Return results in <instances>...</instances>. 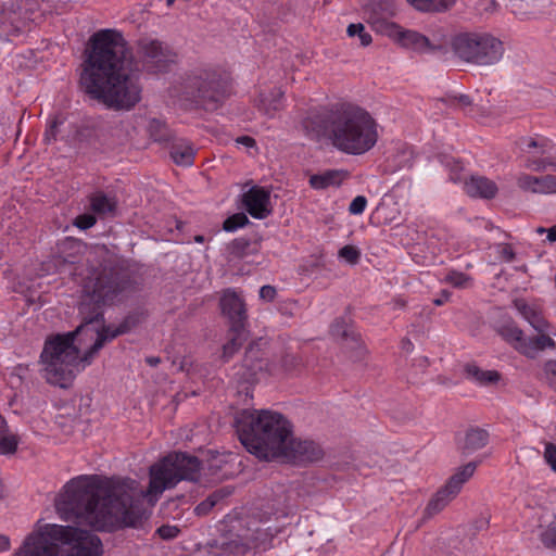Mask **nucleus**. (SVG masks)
Masks as SVG:
<instances>
[{
    "mask_svg": "<svg viewBox=\"0 0 556 556\" xmlns=\"http://www.w3.org/2000/svg\"><path fill=\"white\" fill-rule=\"evenodd\" d=\"M200 470L197 456L176 452L150 467L147 490L131 478L78 476L66 482L56 495L55 510L64 521L85 523L98 531L140 528L151 516L144 497L153 506L165 490L180 481H198Z\"/></svg>",
    "mask_w": 556,
    "mask_h": 556,
    "instance_id": "obj_1",
    "label": "nucleus"
},
{
    "mask_svg": "<svg viewBox=\"0 0 556 556\" xmlns=\"http://www.w3.org/2000/svg\"><path fill=\"white\" fill-rule=\"evenodd\" d=\"M79 277L80 324L73 331L48 337L40 354L42 377L61 388L72 383L79 361L90 364L106 342L130 332L144 320L142 312H132L116 327L105 324L104 307L123 302L138 289L123 266L112 262L89 264Z\"/></svg>",
    "mask_w": 556,
    "mask_h": 556,
    "instance_id": "obj_2",
    "label": "nucleus"
},
{
    "mask_svg": "<svg viewBox=\"0 0 556 556\" xmlns=\"http://www.w3.org/2000/svg\"><path fill=\"white\" fill-rule=\"evenodd\" d=\"M80 85L85 93L106 109L129 111L140 100L142 88L132 72V53L123 35L101 29L89 39Z\"/></svg>",
    "mask_w": 556,
    "mask_h": 556,
    "instance_id": "obj_3",
    "label": "nucleus"
},
{
    "mask_svg": "<svg viewBox=\"0 0 556 556\" xmlns=\"http://www.w3.org/2000/svg\"><path fill=\"white\" fill-rule=\"evenodd\" d=\"M306 134L318 138L324 135L340 152L362 155L378 141V124L365 109L353 104H340L324 118L313 114L303 119Z\"/></svg>",
    "mask_w": 556,
    "mask_h": 556,
    "instance_id": "obj_4",
    "label": "nucleus"
},
{
    "mask_svg": "<svg viewBox=\"0 0 556 556\" xmlns=\"http://www.w3.org/2000/svg\"><path fill=\"white\" fill-rule=\"evenodd\" d=\"M102 555V541L93 532L71 525L47 523L29 533L12 556Z\"/></svg>",
    "mask_w": 556,
    "mask_h": 556,
    "instance_id": "obj_5",
    "label": "nucleus"
},
{
    "mask_svg": "<svg viewBox=\"0 0 556 556\" xmlns=\"http://www.w3.org/2000/svg\"><path fill=\"white\" fill-rule=\"evenodd\" d=\"M240 442L245 450L262 460H275L282 453L292 427L280 413L244 409L235 419Z\"/></svg>",
    "mask_w": 556,
    "mask_h": 556,
    "instance_id": "obj_6",
    "label": "nucleus"
},
{
    "mask_svg": "<svg viewBox=\"0 0 556 556\" xmlns=\"http://www.w3.org/2000/svg\"><path fill=\"white\" fill-rule=\"evenodd\" d=\"M227 93V80L213 67H198L181 76L173 88L176 97L185 106H202L215 110Z\"/></svg>",
    "mask_w": 556,
    "mask_h": 556,
    "instance_id": "obj_7",
    "label": "nucleus"
},
{
    "mask_svg": "<svg viewBox=\"0 0 556 556\" xmlns=\"http://www.w3.org/2000/svg\"><path fill=\"white\" fill-rule=\"evenodd\" d=\"M454 54L462 61L490 66L497 63L504 53L503 42L486 33H460L451 41Z\"/></svg>",
    "mask_w": 556,
    "mask_h": 556,
    "instance_id": "obj_8",
    "label": "nucleus"
},
{
    "mask_svg": "<svg viewBox=\"0 0 556 556\" xmlns=\"http://www.w3.org/2000/svg\"><path fill=\"white\" fill-rule=\"evenodd\" d=\"M137 47L143 66L151 73H166L178 62L176 50L160 39L144 37L138 40Z\"/></svg>",
    "mask_w": 556,
    "mask_h": 556,
    "instance_id": "obj_9",
    "label": "nucleus"
},
{
    "mask_svg": "<svg viewBox=\"0 0 556 556\" xmlns=\"http://www.w3.org/2000/svg\"><path fill=\"white\" fill-rule=\"evenodd\" d=\"M282 453L277 459L291 463H314L324 457L323 447L311 440L287 439Z\"/></svg>",
    "mask_w": 556,
    "mask_h": 556,
    "instance_id": "obj_10",
    "label": "nucleus"
},
{
    "mask_svg": "<svg viewBox=\"0 0 556 556\" xmlns=\"http://www.w3.org/2000/svg\"><path fill=\"white\" fill-rule=\"evenodd\" d=\"M219 308L222 315L227 318L229 327L247 328V304L235 289L228 288L222 292Z\"/></svg>",
    "mask_w": 556,
    "mask_h": 556,
    "instance_id": "obj_11",
    "label": "nucleus"
},
{
    "mask_svg": "<svg viewBox=\"0 0 556 556\" xmlns=\"http://www.w3.org/2000/svg\"><path fill=\"white\" fill-rule=\"evenodd\" d=\"M388 27L391 28L390 35L396 36L403 47L414 51L426 53L442 50L444 47L443 41L431 40L418 31L401 30L395 24H390Z\"/></svg>",
    "mask_w": 556,
    "mask_h": 556,
    "instance_id": "obj_12",
    "label": "nucleus"
},
{
    "mask_svg": "<svg viewBox=\"0 0 556 556\" xmlns=\"http://www.w3.org/2000/svg\"><path fill=\"white\" fill-rule=\"evenodd\" d=\"M242 202L248 213L256 219H264L271 213L270 192L264 188L252 187L243 194Z\"/></svg>",
    "mask_w": 556,
    "mask_h": 556,
    "instance_id": "obj_13",
    "label": "nucleus"
},
{
    "mask_svg": "<svg viewBox=\"0 0 556 556\" xmlns=\"http://www.w3.org/2000/svg\"><path fill=\"white\" fill-rule=\"evenodd\" d=\"M256 534V536L249 540H243L242 538L237 536L230 541L223 542L220 546L226 553L231 555H245L253 548H266V544L270 541L268 533L257 529Z\"/></svg>",
    "mask_w": 556,
    "mask_h": 556,
    "instance_id": "obj_14",
    "label": "nucleus"
},
{
    "mask_svg": "<svg viewBox=\"0 0 556 556\" xmlns=\"http://www.w3.org/2000/svg\"><path fill=\"white\" fill-rule=\"evenodd\" d=\"M513 304L522 318L527 320L535 331L546 332L548 330L549 325L538 305L529 304L523 299H515Z\"/></svg>",
    "mask_w": 556,
    "mask_h": 556,
    "instance_id": "obj_15",
    "label": "nucleus"
},
{
    "mask_svg": "<svg viewBox=\"0 0 556 556\" xmlns=\"http://www.w3.org/2000/svg\"><path fill=\"white\" fill-rule=\"evenodd\" d=\"M551 185V175L536 177L529 174H521L517 178V186L519 189L525 192H531L535 194L552 193Z\"/></svg>",
    "mask_w": 556,
    "mask_h": 556,
    "instance_id": "obj_16",
    "label": "nucleus"
},
{
    "mask_svg": "<svg viewBox=\"0 0 556 556\" xmlns=\"http://www.w3.org/2000/svg\"><path fill=\"white\" fill-rule=\"evenodd\" d=\"M536 337L527 339L521 345L518 346V352L528 358H535L539 352L546 349H555V341L545 332H539Z\"/></svg>",
    "mask_w": 556,
    "mask_h": 556,
    "instance_id": "obj_17",
    "label": "nucleus"
},
{
    "mask_svg": "<svg viewBox=\"0 0 556 556\" xmlns=\"http://www.w3.org/2000/svg\"><path fill=\"white\" fill-rule=\"evenodd\" d=\"M249 331L247 328L229 327L227 331V341L223 345L222 358L228 362L248 340Z\"/></svg>",
    "mask_w": 556,
    "mask_h": 556,
    "instance_id": "obj_18",
    "label": "nucleus"
},
{
    "mask_svg": "<svg viewBox=\"0 0 556 556\" xmlns=\"http://www.w3.org/2000/svg\"><path fill=\"white\" fill-rule=\"evenodd\" d=\"M466 192L470 197L493 199L497 193V186L485 177H472L465 185Z\"/></svg>",
    "mask_w": 556,
    "mask_h": 556,
    "instance_id": "obj_19",
    "label": "nucleus"
},
{
    "mask_svg": "<svg viewBox=\"0 0 556 556\" xmlns=\"http://www.w3.org/2000/svg\"><path fill=\"white\" fill-rule=\"evenodd\" d=\"M456 495L451 494V489L446 485L442 486L428 502L424 510V519H429L442 511Z\"/></svg>",
    "mask_w": 556,
    "mask_h": 556,
    "instance_id": "obj_20",
    "label": "nucleus"
},
{
    "mask_svg": "<svg viewBox=\"0 0 556 556\" xmlns=\"http://www.w3.org/2000/svg\"><path fill=\"white\" fill-rule=\"evenodd\" d=\"M242 367L245 369V372L242 374L241 378L247 382H251L256 379L257 374L266 367V364L258 359V350L250 346L244 354Z\"/></svg>",
    "mask_w": 556,
    "mask_h": 556,
    "instance_id": "obj_21",
    "label": "nucleus"
},
{
    "mask_svg": "<svg viewBox=\"0 0 556 556\" xmlns=\"http://www.w3.org/2000/svg\"><path fill=\"white\" fill-rule=\"evenodd\" d=\"M477 466L478 462H469L450 477L445 485L451 489V494H458L460 492L463 485L473 476Z\"/></svg>",
    "mask_w": 556,
    "mask_h": 556,
    "instance_id": "obj_22",
    "label": "nucleus"
},
{
    "mask_svg": "<svg viewBox=\"0 0 556 556\" xmlns=\"http://www.w3.org/2000/svg\"><path fill=\"white\" fill-rule=\"evenodd\" d=\"M465 372L468 379L481 386L494 384L501 379V374L497 370H483L476 364H467L465 366Z\"/></svg>",
    "mask_w": 556,
    "mask_h": 556,
    "instance_id": "obj_23",
    "label": "nucleus"
},
{
    "mask_svg": "<svg viewBox=\"0 0 556 556\" xmlns=\"http://www.w3.org/2000/svg\"><path fill=\"white\" fill-rule=\"evenodd\" d=\"M489 434L483 429H469L466 432L465 441L463 444V453L465 455H470L478 450L484 447L488 443Z\"/></svg>",
    "mask_w": 556,
    "mask_h": 556,
    "instance_id": "obj_24",
    "label": "nucleus"
},
{
    "mask_svg": "<svg viewBox=\"0 0 556 556\" xmlns=\"http://www.w3.org/2000/svg\"><path fill=\"white\" fill-rule=\"evenodd\" d=\"M170 157L177 165L190 166L193 163L194 150L191 144L180 140L170 147Z\"/></svg>",
    "mask_w": 556,
    "mask_h": 556,
    "instance_id": "obj_25",
    "label": "nucleus"
},
{
    "mask_svg": "<svg viewBox=\"0 0 556 556\" xmlns=\"http://www.w3.org/2000/svg\"><path fill=\"white\" fill-rule=\"evenodd\" d=\"M343 177L339 170H327L323 174L312 175L309 178V186L313 189L321 190L330 186H340Z\"/></svg>",
    "mask_w": 556,
    "mask_h": 556,
    "instance_id": "obj_26",
    "label": "nucleus"
},
{
    "mask_svg": "<svg viewBox=\"0 0 556 556\" xmlns=\"http://www.w3.org/2000/svg\"><path fill=\"white\" fill-rule=\"evenodd\" d=\"M500 336L516 351L526 341L525 333L514 321L506 323L498 328Z\"/></svg>",
    "mask_w": 556,
    "mask_h": 556,
    "instance_id": "obj_27",
    "label": "nucleus"
},
{
    "mask_svg": "<svg viewBox=\"0 0 556 556\" xmlns=\"http://www.w3.org/2000/svg\"><path fill=\"white\" fill-rule=\"evenodd\" d=\"M285 92L280 88H274L268 93H261V105L266 114L276 112L282 108Z\"/></svg>",
    "mask_w": 556,
    "mask_h": 556,
    "instance_id": "obj_28",
    "label": "nucleus"
},
{
    "mask_svg": "<svg viewBox=\"0 0 556 556\" xmlns=\"http://www.w3.org/2000/svg\"><path fill=\"white\" fill-rule=\"evenodd\" d=\"M342 348L353 362L363 361L367 353L358 333H355L352 336V338H349V341L344 342Z\"/></svg>",
    "mask_w": 556,
    "mask_h": 556,
    "instance_id": "obj_29",
    "label": "nucleus"
},
{
    "mask_svg": "<svg viewBox=\"0 0 556 556\" xmlns=\"http://www.w3.org/2000/svg\"><path fill=\"white\" fill-rule=\"evenodd\" d=\"M415 9L424 12H441L447 10L453 1L450 0H407Z\"/></svg>",
    "mask_w": 556,
    "mask_h": 556,
    "instance_id": "obj_30",
    "label": "nucleus"
},
{
    "mask_svg": "<svg viewBox=\"0 0 556 556\" xmlns=\"http://www.w3.org/2000/svg\"><path fill=\"white\" fill-rule=\"evenodd\" d=\"M91 208L94 213L106 214L115 211L116 202L102 192L96 193L91 198Z\"/></svg>",
    "mask_w": 556,
    "mask_h": 556,
    "instance_id": "obj_31",
    "label": "nucleus"
},
{
    "mask_svg": "<svg viewBox=\"0 0 556 556\" xmlns=\"http://www.w3.org/2000/svg\"><path fill=\"white\" fill-rule=\"evenodd\" d=\"M230 253L238 258H242L256 252L255 247L247 238H237L229 245Z\"/></svg>",
    "mask_w": 556,
    "mask_h": 556,
    "instance_id": "obj_32",
    "label": "nucleus"
},
{
    "mask_svg": "<svg viewBox=\"0 0 556 556\" xmlns=\"http://www.w3.org/2000/svg\"><path fill=\"white\" fill-rule=\"evenodd\" d=\"M228 493H226L224 490H218L208 495L204 501L199 503L194 511L199 516H203L208 514V511L225 496H227Z\"/></svg>",
    "mask_w": 556,
    "mask_h": 556,
    "instance_id": "obj_33",
    "label": "nucleus"
},
{
    "mask_svg": "<svg viewBox=\"0 0 556 556\" xmlns=\"http://www.w3.org/2000/svg\"><path fill=\"white\" fill-rule=\"evenodd\" d=\"M331 336L341 343V345H344V342L349 341V338H352L356 332L351 329L343 320H336L331 325L330 329Z\"/></svg>",
    "mask_w": 556,
    "mask_h": 556,
    "instance_id": "obj_34",
    "label": "nucleus"
},
{
    "mask_svg": "<svg viewBox=\"0 0 556 556\" xmlns=\"http://www.w3.org/2000/svg\"><path fill=\"white\" fill-rule=\"evenodd\" d=\"M446 283H450L454 288H467L471 285L472 278L465 273L451 270L444 278Z\"/></svg>",
    "mask_w": 556,
    "mask_h": 556,
    "instance_id": "obj_35",
    "label": "nucleus"
},
{
    "mask_svg": "<svg viewBox=\"0 0 556 556\" xmlns=\"http://www.w3.org/2000/svg\"><path fill=\"white\" fill-rule=\"evenodd\" d=\"M64 118L61 116H54L48 124V127L43 135V142L46 144H52L56 141L60 134V126L63 125Z\"/></svg>",
    "mask_w": 556,
    "mask_h": 556,
    "instance_id": "obj_36",
    "label": "nucleus"
},
{
    "mask_svg": "<svg viewBox=\"0 0 556 556\" xmlns=\"http://www.w3.org/2000/svg\"><path fill=\"white\" fill-rule=\"evenodd\" d=\"M526 167L534 172H545L547 169L556 172V161L552 159H529Z\"/></svg>",
    "mask_w": 556,
    "mask_h": 556,
    "instance_id": "obj_37",
    "label": "nucleus"
},
{
    "mask_svg": "<svg viewBox=\"0 0 556 556\" xmlns=\"http://www.w3.org/2000/svg\"><path fill=\"white\" fill-rule=\"evenodd\" d=\"M346 33L350 37L358 36L361 45L364 47L369 46L372 41L370 34L365 31V26L362 23L350 24Z\"/></svg>",
    "mask_w": 556,
    "mask_h": 556,
    "instance_id": "obj_38",
    "label": "nucleus"
},
{
    "mask_svg": "<svg viewBox=\"0 0 556 556\" xmlns=\"http://www.w3.org/2000/svg\"><path fill=\"white\" fill-rule=\"evenodd\" d=\"M249 223V218L244 213H237L225 219L223 228L225 231H233L240 227L245 226Z\"/></svg>",
    "mask_w": 556,
    "mask_h": 556,
    "instance_id": "obj_39",
    "label": "nucleus"
},
{
    "mask_svg": "<svg viewBox=\"0 0 556 556\" xmlns=\"http://www.w3.org/2000/svg\"><path fill=\"white\" fill-rule=\"evenodd\" d=\"M280 363L282 369L288 372L300 370L303 367L302 358L291 353H286Z\"/></svg>",
    "mask_w": 556,
    "mask_h": 556,
    "instance_id": "obj_40",
    "label": "nucleus"
},
{
    "mask_svg": "<svg viewBox=\"0 0 556 556\" xmlns=\"http://www.w3.org/2000/svg\"><path fill=\"white\" fill-rule=\"evenodd\" d=\"M149 131L155 141H165L168 139L167 129L163 122L152 119L149 124Z\"/></svg>",
    "mask_w": 556,
    "mask_h": 556,
    "instance_id": "obj_41",
    "label": "nucleus"
},
{
    "mask_svg": "<svg viewBox=\"0 0 556 556\" xmlns=\"http://www.w3.org/2000/svg\"><path fill=\"white\" fill-rule=\"evenodd\" d=\"M543 375L548 386L556 390V359H549L544 364Z\"/></svg>",
    "mask_w": 556,
    "mask_h": 556,
    "instance_id": "obj_42",
    "label": "nucleus"
},
{
    "mask_svg": "<svg viewBox=\"0 0 556 556\" xmlns=\"http://www.w3.org/2000/svg\"><path fill=\"white\" fill-rule=\"evenodd\" d=\"M339 256L350 264H356L361 257V252L354 245H344L339 250Z\"/></svg>",
    "mask_w": 556,
    "mask_h": 556,
    "instance_id": "obj_43",
    "label": "nucleus"
},
{
    "mask_svg": "<svg viewBox=\"0 0 556 556\" xmlns=\"http://www.w3.org/2000/svg\"><path fill=\"white\" fill-rule=\"evenodd\" d=\"M17 438L15 435L2 437L0 439V454H13L17 448Z\"/></svg>",
    "mask_w": 556,
    "mask_h": 556,
    "instance_id": "obj_44",
    "label": "nucleus"
},
{
    "mask_svg": "<svg viewBox=\"0 0 556 556\" xmlns=\"http://www.w3.org/2000/svg\"><path fill=\"white\" fill-rule=\"evenodd\" d=\"M180 530L176 526L170 525H163L160 528H157L156 533L163 540H173L178 536Z\"/></svg>",
    "mask_w": 556,
    "mask_h": 556,
    "instance_id": "obj_45",
    "label": "nucleus"
},
{
    "mask_svg": "<svg viewBox=\"0 0 556 556\" xmlns=\"http://www.w3.org/2000/svg\"><path fill=\"white\" fill-rule=\"evenodd\" d=\"M542 541L545 546L556 548V523H551L542 533Z\"/></svg>",
    "mask_w": 556,
    "mask_h": 556,
    "instance_id": "obj_46",
    "label": "nucleus"
},
{
    "mask_svg": "<svg viewBox=\"0 0 556 556\" xmlns=\"http://www.w3.org/2000/svg\"><path fill=\"white\" fill-rule=\"evenodd\" d=\"M96 223L97 218L93 215L81 214L75 218L74 225L81 230H86L91 228Z\"/></svg>",
    "mask_w": 556,
    "mask_h": 556,
    "instance_id": "obj_47",
    "label": "nucleus"
},
{
    "mask_svg": "<svg viewBox=\"0 0 556 556\" xmlns=\"http://www.w3.org/2000/svg\"><path fill=\"white\" fill-rule=\"evenodd\" d=\"M367 205V199L364 195L355 197L349 206V212L352 215H359L365 211Z\"/></svg>",
    "mask_w": 556,
    "mask_h": 556,
    "instance_id": "obj_48",
    "label": "nucleus"
},
{
    "mask_svg": "<svg viewBox=\"0 0 556 556\" xmlns=\"http://www.w3.org/2000/svg\"><path fill=\"white\" fill-rule=\"evenodd\" d=\"M544 459L551 466L552 470L556 472V445L554 443H546Z\"/></svg>",
    "mask_w": 556,
    "mask_h": 556,
    "instance_id": "obj_49",
    "label": "nucleus"
},
{
    "mask_svg": "<svg viewBox=\"0 0 556 556\" xmlns=\"http://www.w3.org/2000/svg\"><path fill=\"white\" fill-rule=\"evenodd\" d=\"M497 250L500 255L506 261V262H513L516 257V254L513 250V247L509 243H501L497 245Z\"/></svg>",
    "mask_w": 556,
    "mask_h": 556,
    "instance_id": "obj_50",
    "label": "nucleus"
},
{
    "mask_svg": "<svg viewBox=\"0 0 556 556\" xmlns=\"http://www.w3.org/2000/svg\"><path fill=\"white\" fill-rule=\"evenodd\" d=\"M521 144L525 147V150L530 152L534 148H541V153H545L544 147L545 144L543 142L536 141L532 137H523L520 139Z\"/></svg>",
    "mask_w": 556,
    "mask_h": 556,
    "instance_id": "obj_51",
    "label": "nucleus"
},
{
    "mask_svg": "<svg viewBox=\"0 0 556 556\" xmlns=\"http://www.w3.org/2000/svg\"><path fill=\"white\" fill-rule=\"evenodd\" d=\"M276 294H277L276 288L273 286H269V285L263 286L260 290V298L265 301H268V302L274 301L276 298Z\"/></svg>",
    "mask_w": 556,
    "mask_h": 556,
    "instance_id": "obj_52",
    "label": "nucleus"
},
{
    "mask_svg": "<svg viewBox=\"0 0 556 556\" xmlns=\"http://www.w3.org/2000/svg\"><path fill=\"white\" fill-rule=\"evenodd\" d=\"M237 143L243 144L248 148H252L255 146V140L250 136H241L236 139Z\"/></svg>",
    "mask_w": 556,
    "mask_h": 556,
    "instance_id": "obj_53",
    "label": "nucleus"
},
{
    "mask_svg": "<svg viewBox=\"0 0 556 556\" xmlns=\"http://www.w3.org/2000/svg\"><path fill=\"white\" fill-rule=\"evenodd\" d=\"M75 260L74 258H65V257H62V256H56L54 258V264L55 266H58L59 268H62L63 266H66V265H73L75 264Z\"/></svg>",
    "mask_w": 556,
    "mask_h": 556,
    "instance_id": "obj_54",
    "label": "nucleus"
},
{
    "mask_svg": "<svg viewBox=\"0 0 556 556\" xmlns=\"http://www.w3.org/2000/svg\"><path fill=\"white\" fill-rule=\"evenodd\" d=\"M401 349L405 353H412L414 351V344L408 338H404L401 341Z\"/></svg>",
    "mask_w": 556,
    "mask_h": 556,
    "instance_id": "obj_55",
    "label": "nucleus"
},
{
    "mask_svg": "<svg viewBox=\"0 0 556 556\" xmlns=\"http://www.w3.org/2000/svg\"><path fill=\"white\" fill-rule=\"evenodd\" d=\"M455 100L462 108L469 106L472 103L470 97L467 94H460L459 97H456Z\"/></svg>",
    "mask_w": 556,
    "mask_h": 556,
    "instance_id": "obj_56",
    "label": "nucleus"
},
{
    "mask_svg": "<svg viewBox=\"0 0 556 556\" xmlns=\"http://www.w3.org/2000/svg\"><path fill=\"white\" fill-rule=\"evenodd\" d=\"M451 296V293L446 290L442 291L441 296L433 300L434 305L439 306L445 303Z\"/></svg>",
    "mask_w": 556,
    "mask_h": 556,
    "instance_id": "obj_57",
    "label": "nucleus"
},
{
    "mask_svg": "<svg viewBox=\"0 0 556 556\" xmlns=\"http://www.w3.org/2000/svg\"><path fill=\"white\" fill-rule=\"evenodd\" d=\"M10 547V540L8 536L0 534V552L7 551Z\"/></svg>",
    "mask_w": 556,
    "mask_h": 556,
    "instance_id": "obj_58",
    "label": "nucleus"
},
{
    "mask_svg": "<svg viewBox=\"0 0 556 556\" xmlns=\"http://www.w3.org/2000/svg\"><path fill=\"white\" fill-rule=\"evenodd\" d=\"M146 362L148 365H150L151 367H155L157 366L160 363H161V358L157 357V356H148L146 358Z\"/></svg>",
    "mask_w": 556,
    "mask_h": 556,
    "instance_id": "obj_59",
    "label": "nucleus"
},
{
    "mask_svg": "<svg viewBox=\"0 0 556 556\" xmlns=\"http://www.w3.org/2000/svg\"><path fill=\"white\" fill-rule=\"evenodd\" d=\"M547 239L551 242L556 241V225L547 229Z\"/></svg>",
    "mask_w": 556,
    "mask_h": 556,
    "instance_id": "obj_60",
    "label": "nucleus"
},
{
    "mask_svg": "<svg viewBox=\"0 0 556 556\" xmlns=\"http://www.w3.org/2000/svg\"><path fill=\"white\" fill-rule=\"evenodd\" d=\"M551 184L552 193H556V176L551 175Z\"/></svg>",
    "mask_w": 556,
    "mask_h": 556,
    "instance_id": "obj_61",
    "label": "nucleus"
},
{
    "mask_svg": "<svg viewBox=\"0 0 556 556\" xmlns=\"http://www.w3.org/2000/svg\"><path fill=\"white\" fill-rule=\"evenodd\" d=\"M204 237L202 235H197L194 237V241L198 242V243H203L204 242Z\"/></svg>",
    "mask_w": 556,
    "mask_h": 556,
    "instance_id": "obj_62",
    "label": "nucleus"
},
{
    "mask_svg": "<svg viewBox=\"0 0 556 556\" xmlns=\"http://www.w3.org/2000/svg\"><path fill=\"white\" fill-rule=\"evenodd\" d=\"M536 231H538L539 233H543V232H545V231L547 232V229H545V228H543V227H539V228L536 229Z\"/></svg>",
    "mask_w": 556,
    "mask_h": 556,
    "instance_id": "obj_63",
    "label": "nucleus"
},
{
    "mask_svg": "<svg viewBox=\"0 0 556 556\" xmlns=\"http://www.w3.org/2000/svg\"><path fill=\"white\" fill-rule=\"evenodd\" d=\"M4 422L3 418L0 416V427L2 426V424Z\"/></svg>",
    "mask_w": 556,
    "mask_h": 556,
    "instance_id": "obj_64",
    "label": "nucleus"
}]
</instances>
